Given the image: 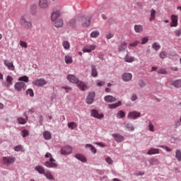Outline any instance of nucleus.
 Wrapping results in <instances>:
<instances>
[{
  "label": "nucleus",
  "mask_w": 181,
  "mask_h": 181,
  "mask_svg": "<svg viewBox=\"0 0 181 181\" xmlns=\"http://www.w3.org/2000/svg\"><path fill=\"white\" fill-rule=\"evenodd\" d=\"M76 84L78 85V88H80V90H82V91H84V90L87 88V85H86V83L83 81H78Z\"/></svg>",
  "instance_id": "22"
},
{
  "label": "nucleus",
  "mask_w": 181,
  "mask_h": 181,
  "mask_svg": "<svg viewBox=\"0 0 181 181\" xmlns=\"http://www.w3.org/2000/svg\"><path fill=\"white\" fill-rule=\"evenodd\" d=\"M43 136L45 139H47V140L52 139V134H50V132H45L43 133Z\"/></svg>",
  "instance_id": "40"
},
{
  "label": "nucleus",
  "mask_w": 181,
  "mask_h": 181,
  "mask_svg": "<svg viewBox=\"0 0 181 181\" xmlns=\"http://www.w3.org/2000/svg\"><path fill=\"white\" fill-rule=\"evenodd\" d=\"M39 6L42 9H47V8H49V2H47V0H40Z\"/></svg>",
  "instance_id": "18"
},
{
  "label": "nucleus",
  "mask_w": 181,
  "mask_h": 181,
  "mask_svg": "<svg viewBox=\"0 0 181 181\" xmlns=\"http://www.w3.org/2000/svg\"><path fill=\"white\" fill-rule=\"evenodd\" d=\"M148 42H149V38L148 37H144L141 39V45H146Z\"/></svg>",
  "instance_id": "52"
},
{
  "label": "nucleus",
  "mask_w": 181,
  "mask_h": 181,
  "mask_svg": "<svg viewBox=\"0 0 181 181\" xmlns=\"http://www.w3.org/2000/svg\"><path fill=\"white\" fill-rule=\"evenodd\" d=\"M123 81H131L132 80V74L124 73L122 76Z\"/></svg>",
  "instance_id": "17"
},
{
  "label": "nucleus",
  "mask_w": 181,
  "mask_h": 181,
  "mask_svg": "<svg viewBox=\"0 0 181 181\" xmlns=\"http://www.w3.org/2000/svg\"><path fill=\"white\" fill-rule=\"evenodd\" d=\"M14 88L17 91H21L23 88H24V90L26 88V84L23 82H17L14 86Z\"/></svg>",
  "instance_id": "9"
},
{
  "label": "nucleus",
  "mask_w": 181,
  "mask_h": 181,
  "mask_svg": "<svg viewBox=\"0 0 181 181\" xmlns=\"http://www.w3.org/2000/svg\"><path fill=\"white\" fill-rule=\"evenodd\" d=\"M166 56H168V53L166 52V51H162L160 53V59H166Z\"/></svg>",
  "instance_id": "51"
},
{
  "label": "nucleus",
  "mask_w": 181,
  "mask_h": 181,
  "mask_svg": "<svg viewBox=\"0 0 181 181\" xmlns=\"http://www.w3.org/2000/svg\"><path fill=\"white\" fill-rule=\"evenodd\" d=\"M141 43L139 41L136 40L134 42H132L129 45V47H136V46H138Z\"/></svg>",
  "instance_id": "47"
},
{
  "label": "nucleus",
  "mask_w": 181,
  "mask_h": 181,
  "mask_svg": "<svg viewBox=\"0 0 181 181\" xmlns=\"http://www.w3.org/2000/svg\"><path fill=\"white\" fill-rule=\"evenodd\" d=\"M134 30L136 33H142L144 32V26L142 25H135Z\"/></svg>",
  "instance_id": "24"
},
{
  "label": "nucleus",
  "mask_w": 181,
  "mask_h": 181,
  "mask_svg": "<svg viewBox=\"0 0 181 181\" xmlns=\"http://www.w3.org/2000/svg\"><path fill=\"white\" fill-rule=\"evenodd\" d=\"M100 36V32L95 30L90 33V37H98Z\"/></svg>",
  "instance_id": "46"
},
{
  "label": "nucleus",
  "mask_w": 181,
  "mask_h": 181,
  "mask_svg": "<svg viewBox=\"0 0 181 181\" xmlns=\"http://www.w3.org/2000/svg\"><path fill=\"white\" fill-rule=\"evenodd\" d=\"M64 60L66 64H71V63H73V58L71 56H65Z\"/></svg>",
  "instance_id": "31"
},
{
  "label": "nucleus",
  "mask_w": 181,
  "mask_h": 181,
  "mask_svg": "<svg viewBox=\"0 0 181 181\" xmlns=\"http://www.w3.org/2000/svg\"><path fill=\"white\" fill-rule=\"evenodd\" d=\"M117 118H124L125 117V112L122 110H119L118 113L117 114Z\"/></svg>",
  "instance_id": "45"
},
{
  "label": "nucleus",
  "mask_w": 181,
  "mask_h": 181,
  "mask_svg": "<svg viewBox=\"0 0 181 181\" xmlns=\"http://www.w3.org/2000/svg\"><path fill=\"white\" fill-rule=\"evenodd\" d=\"M124 127L126 128V129H127L130 132H132V131H135V127H134V125H132L129 122H125Z\"/></svg>",
  "instance_id": "21"
},
{
  "label": "nucleus",
  "mask_w": 181,
  "mask_h": 181,
  "mask_svg": "<svg viewBox=\"0 0 181 181\" xmlns=\"http://www.w3.org/2000/svg\"><path fill=\"white\" fill-rule=\"evenodd\" d=\"M112 136L114 137L115 141H117L118 144H119V142H124V138L122 135L119 134H112Z\"/></svg>",
  "instance_id": "14"
},
{
  "label": "nucleus",
  "mask_w": 181,
  "mask_h": 181,
  "mask_svg": "<svg viewBox=\"0 0 181 181\" xmlns=\"http://www.w3.org/2000/svg\"><path fill=\"white\" fill-rule=\"evenodd\" d=\"M91 115L94 118H98V119H101V118H104V115L98 113V111L95 110H91Z\"/></svg>",
  "instance_id": "16"
},
{
  "label": "nucleus",
  "mask_w": 181,
  "mask_h": 181,
  "mask_svg": "<svg viewBox=\"0 0 181 181\" xmlns=\"http://www.w3.org/2000/svg\"><path fill=\"white\" fill-rule=\"evenodd\" d=\"M95 97V93L94 92L90 93L86 98L87 104H93V103H94Z\"/></svg>",
  "instance_id": "13"
},
{
  "label": "nucleus",
  "mask_w": 181,
  "mask_h": 181,
  "mask_svg": "<svg viewBox=\"0 0 181 181\" xmlns=\"http://www.w3.org/2000/svg\"><path fill=\"white\" fill-rule=\"evenodd\" d=\"M80 15L75 16L74 18L71 19L69 22V26H71L73 28L74 26H76V23H80Z\"/></svg>",
  "instance_id": "6"
},
{
  "label": "nucleus",
  "mask_w": 181,
  "mask_h": 181,
  "mask_svg": "<svg viewBox=\"0 0 181 181\" xmlns=\"http://www.w3.org/2000/svg\"><path fill=\"white\" fill-rule=\"evenodd\" d=\"M45 176L47 177V179H49V180H54V178L53 177V175H52V173L50 172H47L45 173Z\"/></svg>",
  "instance_id": "42"
},
{
  "label": "nucleus",
  "mask_w": 181,
  "mask_h": 181,
  "mask_svg": "<svg viewBox=\"0 0 181 181\" xmlns=\"http://www.w3.org/2000/svg\"><path fill=\"white\" fill-rule=\"evenodd\" d=\"M45 156V158H49V160L45 162V166L47 168H57V163H56V160L53 158L52 153H47Z\"/></svg>",
  "instance_id": "2"
},
{
  "label": "nucleus",
  "mask_w": 181,
  "mask_h": 181,
  "mask_svg": "<svg viewBox=\"0 0 181 181\" xmlns=\"http://www.w3.org/2000/svg\"><path fill=\"white\" fill-rule=\"evenodd\" d=\"M112 37H114V33H108L106 35V38L107 39H112Z\"/></svg>",
  "instance_id": "61"
},
{
  "label": "nucleus",
  "mask_w": 181,
  "mask_h": 181,
  "mask_svg": "<svg viewBox=\"0 0 181 181\" xmlns=\"http://www.w3.org/2000/svg\"><path fill=\"white\" fill-rule=\"evenodd\" d=\"M93 50H95V45H86L83 49V53H91Z\"/></svg>",
  "instance_id": "15"
},
{
  "label": "nucleus",
  "mask_w": 181,
  "mask_h": 181,
  "mask_svg": "<svg viewBox=\"0 0 181 181\" xmlns=\"http://www.w3.org/2000/svg\"><path fill=\"white\" fill-rule=\"evenodd\" d=\"M35 170H37V172H38L41 175H45V168H43V167H42L40 165L35 167Z\"/></svg>",
  "instance_id": "33"
},
{
  "label": "nucleus",
  "mask_w": 181,
  "mask_h": 181,
  "mask_svg": "<svg viewBox=\"0 0 181 181\" xmlns=\"http://www.w3.org/2000/svg\"><path fill=\"white\" fill-rule=\"evenodd\" d=\"M105 82L104 81H97L98 87H103V86H105Z\"/></svg>",
  "instance_id": "60"
},
{
  "label": "nucleus",
  "mask_w": 181,
  "mask_h": 181,
  "mask_svg": "<svg viewBox=\"0 0 181 181\" xmlns=\"http://www.w3.org/2000/svg\"><path fill=\"white\" fill-rule=\"evenodd\" d=\"M138 98V96L136 95V94H133L132 96H131V100L132 101H136Z\"/></svg>",
  "instance_id": "62"
},
{
  "label": "nucleus",
  "mask_w": 181,
  "mask_h": 181,
  "mask_svg": "<svg viewBox=\"0 0 181 181\" xmlns=\"http://www.w3.org/2000/svg\"><path fill=\"white\" fill-rule=\"evenodd\" d=\"M7 87L12 86V81H13V78L11 76H7L6 77Z\"/></svg>",
  "instance_id": "34"
},
{
  "label": "nucleus",
  "mask_w": 181,
  "mask_h": 181,
  "mask_svg": "<svg viewBox=\"0 0 181 181\" xmlns=\"http://www.w3.org/2000/svg\"><path fill=\"white\" fill-rule=\"evenodd\" d=\"M178 18L179 17H177L176 15L171 16V28H176L177 26Z\"/></svg>",
  "instance_id": "10"
},
{
  "label": "nucleus",
  "mask_w": 181,
  "mask_h": 181,
  "mask_svg": "<svg viewBox=\"0 0 181 181\" xmlns=\"http://www.w3.org/2000/svg\"><path fill=\"white\" fill-rule=\"evenodd\" d=\"M86 148L90 149L93 153H97V149L91 144H86Z\"/></svg>",
  "instance_id": "30"
},
{
  "label": "nucleus",
  "mask_w": 181,
  "mask_h": 181,
  "mask_svg": "<svg viewBox=\"0 0 181 181\" xmlns=\"http://www.w3.org/2000/svg\"><path fill=\"white\" fill-rule=\"evenodd\" d=\"M127 117L130 119H136V118H139V117H141V112L136 111L130 112Z\"/></svg>",
  "instance_id": "7"
},
{
  "label": "nucleus",
  "mask_w": 181,
  "mask_h": 181,
  "mask_svg": "<svg viewBox=\"0 0 181 181\" xmlns=\"http://www.w3.org/2000/svg\"><path fill=\"white\" fill-rule=\"evenodd\" d=\"M156 11L155 9H151V14H150V18L149 21L150 22H152V21H155V18H156Z\"/></svg>",
  "instance_id": "26"
},
{
  "label": "nucleus",
  "mask_w": 181,
  "mask_h": 181,
  "mask_svg": "<svg viewBox=\"0 0 181 181\" xmlns=\"http://www.w3.org/2000/svg\"><path fill=\"white\" fill-rule=\"evenodd\" d=\"M20 46H21V47H24V49H27L28 48V43H26V42L25 41H20Z\"/></svg>",
  "instance_id": "55"
},
{
  "label": "nucleus",
  "mask_w": 181,
  "mask_h": 181,
  "mask_svg": "<svg viewBox=\"0 0 181 181\" xmlns=\"http://www.w3.org/2000/svg\"><path fill=\"white\" fill-rule=\"evenodd\" d=\"M62 46L66 50H69V49H70V42L68 41H64L62 42Z\"/></svg>",
  "instance_id": "43"
},
{
  "label": "nucleus",
  "mask_w": 181,
  "mask_h": 181,
  "mask_svg": "<svg viewBox=\"0 0 181 181\" xmlns=\"http://www.w3.org/2000/svg\"><path fill=\"white\" fill-rule=\"evenodd\" d=\"M16 158L13 156L8 157H3V163L9 166V165H12V163H15Z\"/></svg>",
  "instance_id": "4"
},
{
  "label": "nucleus",
  "mask_w": 181,
  "mask_h": 181,
  "mask_svg": "<svg viewBox=\"0 0 181 181\" xmlns=\"http://www.w3.org/2000/svg\"><path fill=\"white\" fill-rule=\"evenodd\" d=\"M91 69V75L93 76V77H97L98 76V72H97V69L94 66H92Z\"/></svg>",
  "instance_id": "39"
},
{
  "label": "nucleus",
  "mask_w": 181,
  "mask_h": 181,
  "mask_svg": "<svg viewBox=\"0 0 181 181\" xmlns=\"http://www.w3.org/2000/svg\"><path fill=\"white\" fill-rule=\"evenodd\" d=\"M68 128H69V129H71V130L77 128V123H76L74 122H69Z\"/></svg>",
  "instance_id": "35"
},
{
  "label": "nucleus",
  "mask_w": 181,
  "mask_h": 181,
  "mask_svg": "<svg viewBox=\"0 0 181 181\" xmlns=\"http://www.w3.org/2000/svg\"><path fill=\"white\" fill-rule=\"evenodd\" d=\"M105 161L108 165H112L114 163V160H112L110 157L106 158Z\"/></svg>",
  "instance_id": "56"
},
{
  "label": "nucleus",
  "mask_w": 181,
  "mask_h": 181,
  "mask_svg": "<svg viewBox=\"0 0 181 181\" xmlns=\"http://www.w3.org/2000/svg\"><path fill=\"white\" fill-rule=\"evenodd\" d=\"M175 158L177 159L178 162H181V151L176 150L175 151Z\"/></svg>",
  "instance_id": "38"
},
{
  "label": "nucleus",
  "mask_w": 181,
  "mask_h": 181,
  "mask_svg": "<svg viewBox=\"0 0 181 181\" xmlns=\"http://www.w3.org/2000/svg\"><path fill=\"white\" fill-rule=\"evenodd\" d=\"M153 124H152V122H149L148 124V129L149 131H151V132H155V129H153Z\"/></svg>",
  "instance_id": "57"
},
{
  "label": "nucleus",
  "mask_w": 181,
  "mask_h": 181,
  "mask_svg": "<svg viewBox=\"0 0 181 181\" xmlns=\"http://www.w3.org/2000/svg\"><path fill=\"white\" fill-rule=\"evenodd\" d=\"M63 21L62 19H59L54 23V26H55V28H62V26H63Z\"/></svg>",
  "instance_id": "32"
},
{
  "label": "nucleus",
  "mask_w": 181,
  "mask_h": 181,
  "mask_svg": "<svg viewBox=\"0 0 181 181\" xmlns=\"http://www.w3.org/2000/svg\"><path fill=\"white\" fill-rule=\"evenodd\" d=\"M23 149V146H22V145H18L14 148V151H16V152H21Z\"/></svg>",
  "instance_id": "54"
},
{
  "label": "nucleus",
  "mask_w": 181,
  "mask_h": 181,
  "mask_svg": "<svg viewBox=\"0 0 181 181\" xmlns=\"http://www.w3.org/2000/svg\"><path fill=\"white\" fill-rule=\"evenodd\" d=\"M59 16H60V11L53 12L51 15V21L52 22L57 21V18H59Z\"/></svg>",
  "instance_id": "19"
},
{
  "label": "nucleus",
  "mask_w": 181,
  "mask_h": 181,
  "mask_svg": "<svg viewBox=\"0 0 181 181\" xmlns=\"http://www.w3.org/2000/svg\"><path fill=\"white\" fill-rule=\"evenodd\" d=\"M107 23H109V25H114V23H115V20L112 18H110L108 19Z\"/></svg>",
  "instance_id": "59"
},
{
  "label": "nucleus",
  "mask_w": 181,
  "mask_h": 181,
  "mask_svg": "<svg viewBox=\"0 0 181 181\" xmlns=\"http://www.w3.org/2000/svg\"><path fill=\"white\" fill-rule=\"evenodd\" d=\"M4 65L8 69V70H11V71H15V66L13 65V62L6 59L4 60Z\"/></svg>",
  "instance_id": "11"
},
{
  "label": "nucleus",
  "mask_w": 181,
  "mask_h": 181,
  "mask_svg": "<svg viewBox=\"0 0 181 181\" xmlns=\"http://www.w3.org/2000/svg\"><path fill=\"white\" fill-rule=\"evenodd\" d=\"M152 49H154L156 52H158V50L160 49V45H159V43L158 42H154L152 45Z\"/></svg>",
  "instance_id": "41"
},
{
  "label": "nucleus",
  "mask_w": 181,
  "mask_h": 181,
  "mask_svg": "<svg viewBox=\"0 0 181 181\" xmlns=\"http://www.w3.org/2000/svg\"><path fill=\"white\" fill-rule=\"evenodd\" d=\"M18 81H24V83H28L29 77H28L27 76H21L18 78Z\"/></svg>",
  "instance_id": "44"
},
{
  "label": "nucleus",
  "mask_w": 181,
  "mask_h": 181,
  "mask_svg": "<svg viewBox=\"0 0 181 181\" xmlns=\"http://www.w3.org/2000/svg\"><path fill=\"white\" fill-rule=\"evenodd\" d=\"M24 116L25 117V119H24L23 117L18 118V121L19 124H26V122L28 121V115H26V114L24 113Z\"/></svg>",
  "instance_id": "29"
},
{
  "label": "nucleus",
  "mask_w": 181,
  "mask_h": 181,
  "mask_svg": "<svg viewBox=\"0 0 181 181\" xmlns=\"http://www.w3.org/2000/svg\"><path fill=\"white\" fill-rule=\"evenodd\" d=\"M172 86H174L176 88H181V80H177L174 81L172 83Z\"/></svg>",
  "instance_id": "37"
},
{
  "label": "nucleus",
  "mask_w": 181,
  "mask_h": 181,
  "mask_svg": "<svg viewBox=\"0 0 181 181\" xmlns=\"http://www.w3.org/2000/svg\"><path fill=\"white\" fill-rule=\"evenodd\" d=\"M127 45H128L126 42H123L118 46L119 52H124L125 49H127Z\"/></svg>",
  "instance_id": "27"
},
{
  "label": "nucleus",
  "mask_w": 181,
  "mask_h": 181,
  "mask_svg": "<svg viewBox=\"0 0 181 181\" xmlns=\"http://www.w3.org/2000/svg\"><path fill=\"white\" fill-rule=\"evenodd\" d=\"M121 105H122V102L121 101H118L117 103H114V104H110L108 105V107L110 108V110H114L115 108H118V107H121Z\"/></svg>",
  "instance_id": "20"
},
{
  "label": "nucleus",
  "mask_w": 181,
  "mask_h": 181,
  "mask_svg": "<svg viewBox=\"0 0 181 181\" xmlns=\"http://www.w3.org/2000/svg\"><path fill=\"white\" fill-rule=\"evenodd\" d=\"M159 163V161L158 159L156 158H153L151 160V161L150 162V165H151L152 166L153 165H156Z\"/></svg>",
  "instance_id": "48"
},
{
  "label": "nucleus",
  "mask_w": 181,
  "mask_h": 181,
  "mask_svg": "<svg viewBox=\"0 0 181 181\" xmlns=\"http://www.w3.org/2000/svg\"><path fill=\"white\" fill-rule=\"evenodd\" d=\"M134 57H131L129 55H127L124 57V62H126L127 63H132V62H134Z\"/></svg>",
  "instance_id": "36"
},
{
  "label": "nucleus",
  "mask_w": 181,
  "mask_h": 181,
  "mask_svg": "<svg viewBox=\"0 0 181 181\" xmlns=\"http://www.w3.org/2000/svg\"><path fill=\"white\" fill-rule=\"evenodd\" d=\"M62 88L66 90V93H68L69 91L71 90V88H70L69 86H63Z\"/></svg>",
  "instance_id": "63"
},
{
  "label": "nucleus",
  "mask_w": 181,
  "mask_h": 181,
  "mask_svg": "<svg viewBox=\"0 0 181 181\" xmlns=\"http://www.w3.org/2000/svg\"><path fill=\"white\" fill-rule=\"evenodd\" d=\"M139 85L140 87H145V82L144 81H140V82L139 83Z\"/></svg>",
  "instance_id": "64"
},
{
  "label": "nucleus",
  "mask_w": 181,
  "mask_h": 181,
  "mask_svg": "<svg viewBox=\"0 0 181 181\" xmlns=\"http://www.w3.org/2000/svg\"><path fill=\"white\" fill-rule=\"evenodd\" d=\"M158 74H167L168 71H166L165 69H160L158 71Z\"/></svg>",
  "instance_id": "58"
},
{
  "label": "nucleus",
  "mask_w": 181,
  "mask_h": 181,
  "mask_svg": "<svg viewBox=\"0 0 181 181\" xmlns=\"http://www.w3.org/2000/svg\"><path fill=\"white\" fill-rule=\"evenodd\" d=\"M105 101H106V103H115L117 98H114L112 95H107L105 97Z\"/></svg>",
  "instance_id": "23"
},
{
  "label": "nucleus",
  "mask_w": 181,
  "mask_h": 181,
  "mask_svg": "<svg viewBox=\"0 0 181 181\" xmlns=\"http://www.w3.org/2000/svg\"><path fill=\"white\" fill-rule=\"evenodd\" d=\"M72 148L69 146H66L61 148L62 155H69L71 153Z\"/></svg>",
  "instance_id": "12"
},
{
  "label": "nucleus",
  "mask_w": 181,
  "mask_h": 181,
  "mask_svg": "<svg viewBox=\"0 0 181 181\" xmlns=\"http://www.w3.org/2000/svg\"><path fill=\"white\" fill-rule=\"evenodd\" d=\"M68 81L70 83H73L74 84H77L78 83V78L73 74H69L66 76Z\"/></svg>",
  "instance_id": "8"
},
{
  "label": "nucleus",
  "mask_w": 181,
  "mask_h": 181,
  "mask_svg": "<svg viewBox=\"0 0 181 181\" xmlns=\"http://www.w3.org/2000/svg\"><path fill=\"white\" fill-rule=\"evenodd\" d=\"M159 154V150L158 148H151L147 152V155H156Z\"/></svg>",
  "instance_id": "25"
},
{
  "label": "nucleus",
  "mask_w": 181,
  "mask_h": 181,
  "mask_svg": "<svg viewBox=\"0 0 181 181\" xmlns=\"http://www.w3.org/2000/svg\"><path fill=\"white\" fill-rule=\"evenodd\" d=\"M26 94L28 95H30V97H33V95H35V93H33V90L32 89H28L26 90Z\"/></svg>",
  "instance_id": "53"
},
{
  "label": "nucleus",
  "mask_w": 181,
  "mask_h": 181,
  "mask_svg": "<svg viewBox=\"0 0 181 181\" xmlns=\"http://www.w3.org/2000/svg\"><path fill=\"white\" fill-rule=\"evenodd\" d=\"M79 23H81L83 28H88L91 25V16L79 15Z\"/></svg>",
  "instance_id": "3"
},
{
  "label": "nucleus",
  "mask_w": 181,
  "mask_h": 181,
  "mask_svg": "<svg viewBox=\"0 0 181 181\" xmlns=\"http://www.w3.org/2000/svg\"><path fill=\"white\" fill-rule=\"evenodd\" d=\"M75 158H76V159L78 160H81V162H87V158H86V156L81 154H76Z\"/></svg>",
  "instance_id": "28"
},
{
  "label": "nucleus",
  "mask_w": 181,
  "mask_h": 181,
  "mask_svg": "<svg viewBox=\"0 0 181 181\" xmlns=\"http://www.w3.org/2000/svg\"><path fill=\"white\" fill-rule=\"evenodd\" d=\"M33 84L37 87H43V86H46V84H47V82L43 78H40L33 81Z\"/></svg>",
  "instance_id": "5"
},
{
  "label": "nucleus",
  "mask_w": 181,
  "mask_h": 181,
  "mask_svg": "<svg viewBox=\"0 0 181 181\" xmlns=\"http://www.w3.org/2000/svg\"><path fill=\"white\" fill-rule=\"evenodd\" d=\"M175 33V36H176V37H180L181 36V28L178 29V30H175L174 31Z\"/></svg>",
  "instance_id": "50"
},
{
  "label": "nucleus",
  "mask_w": 181,
  "mask_h": 181,
  "mask_svg": "<svg viewBox=\"0 0 181 181\" xmlns=\"http://www.w3.org/2000/svg\"><path fill=\"white\" fill-rule=\"evenodd\" d=\"M23 138H26V136H29V131L24 129L21 132Z\"/></svg>",
  "instance_id": "49"
},
{
  "label": "nucleus",
  "mask_w": 181,
  "mask_h": 181,
  "mask_svg": "<svg viewBox=\"0 0 181 181\" xmlns=\"http://www.w3.org/2000/svg\"><path fill=\"white\" fill-rule=\"evenodd\" d=\"M20 25L24 29H26L27 30H29L33 28V24L32 23V21H28V18H26V16H22L20 18Z\"/></svg>",
  "instance_id": "1"
}]
</instances>
